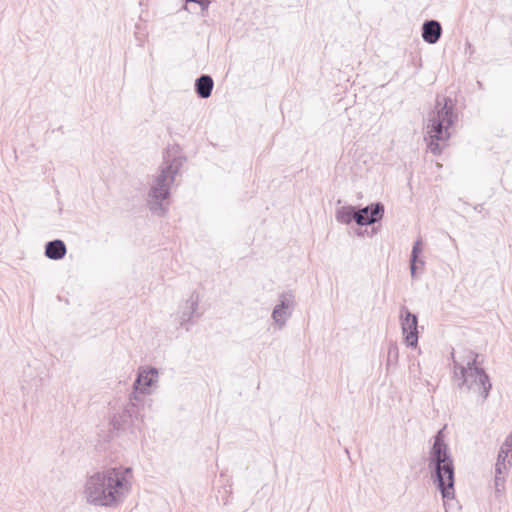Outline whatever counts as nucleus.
Here are the masks:
<instances>
[{"label":"nucleus","mask_w":512,"mask_h":512,"mask_svg":"<svg viewBox=\"0 0 512 512\" xmlns=\"http://www.w3.org/2000/svg\"><path fill=\"white\" fill-rule=\"evenodd\" d=\"M474 210L480 213L483 210V205L478 204V205L474 206Z\"/></svg>","instance_id":"24"},{"label":"nucleus","mask_w":512,"mask_h":512,"mask_svg":"<svg viewBox=\"0 0 512 512\" xmlns=\"http://www.w3.org/2000/svg\"><path fill=\"white\" fill-rule=\"evenodd\" d=\"M504 482H505V478H504L503 474H496L495 473V489H496V492L500 493L501 491L504 490Z\"/></svg>","instance_id":"20"},{"label":"nucleus","mask_w":512,"mask_h":512,"mask_svg":"<svg viewBox=\"0 0 512 512\" xmlns=\"http://www.w3.org/2000/svg\"><path fill=\"white\" fill-rule=\"evenodd\" d=\"M501 447L506 451L512 452V433L508 435Z\"/></svg>","instance_id":"23"},{"label":"nucleus","mask_w":512,"mask_h":512,"mask_svg":"<svg viewBox=\"0 0 512 512\" xmlns=\"http://www.w3.org/2000/svg\"><path fill=\"white\" fill-rule=\"evenodd\" d=\"M467 48L469 49L470 54L473 53V47L470 43H467Z\"/></svg>","instance_id":"25"},{"label":"nucleus","mask_w":512,"mask_h":512,"mask_svg":"<svg viewBox=\"0 0 512 512\" xmlns=\"http://www.w3.org/2000/svg\"><path fill=\"white\" fill-rule=\"evenodd\" d=\"M429 142L427 143V147L430 152L434 155H440L442 152V147L439 144V141H445L446 139H436L435 137H429Z\"/></svg>","instance_id":"19"},{"label":"nucleus","mask_w":512,"mask_h":512,"mask_svg":"<svg viewBox=\"0 0 512 512\" xmlns=\"http://www.w3.org/2000/svg\"><path fill=\"white\" fill-rule=\"evenodd\" d=\"M335 218L337 222L345 225L355 222L359 226V221L362 222V216L358 214V206L353 205L338 207L335 211Z\"/></svg>","instance_id":"12"},{"label":"nucleus","mask_w":512,"mask_h":512,"mask_svg":"<svg viewBox=\"0 0 512 512\" xmlns=\"http://www.w3.org/2000/svg\"><path fill=\"white\" fill-rule=\"evenodd\" d=\"M200 297L197 291H193L190 297L187 299L185 303V307L180 313V326L185 327L186 324L192 322L194 317H200V314L197 313L199 306Z\"/></svg>","instance_id":"11"},{"label":"nucleus","mask_w":512,"mask_h":512,"mask_svg":"<svg viewBox=\"0 0 512 512\" xmlns=\"http://www.w3.org/2000/svg\"><path fill=\"white\" fill-rule=\"evenodd\" d=\"M179 150L180 147L176 145L164 154L159 174L148 191V207L155 215L164 216L168 211L164 201L169 199L171 185L186 162V157Z\"/></svg>","instance_id":"3"},{"label":"nucleus","mask_w":512,"mask_h":512,"mask_svg":"<svg viewBox=\"0 0 512 512\" xmlns=\"http://www.w3.org/2000/svg\"><path fill=\"white\" fill-rule=\"evenodd\" d=\"M422 38L428 44L437 43L442 35V26L437 20H426L422 24Z\"/></svg>","instance_id":"13"},{"label":"nucleus","mask_w":512,"mask_h":512,"mask_svg":"<svg viewBox=\"0 0 512 512\" xmlns=\"http://www.w3.org/2000/svg\"><path fill=\"white\" fill-rule=\"evenodd\" d=\"M158 371L154 367L148 369H140L137 377L133 383V391L130 395L139 396L142 398L144 403V395L148 392V389L157 382Z\"/></svg>","instance_id":"9"},{"label":"nucleus","mask_w":512,"mask_h":512,"mask_svg":"<svg viewBox=\"0 0 512 512\" xmlns=\"http://www.w3.org/2000/svg\"><path fill=\"white\" fill-rule=\"evenodd\" d=\"M428 454L430 478L446 505L447 501L455 498V467L450 448L445 442L443 429L434 435Z\"/></svg>","instance_id":"2"},{"label":"nucleus","mask_w":512,"mask_h":512,"mask_svg":"<svg viewBox=\"0 0 512 512\" xmlns=\"http://www.w3.org/2000/svg\"><path fill=\"white\" fill-rule=\"evenodd\" d=\"M144 403L139 396H129L128 401L123 405L122 409L112 415L110 425L114 431H124L130 428H139L142 422Z\"/></svg>","instance_id":"6"},{"label":"nucleus","mask_w":512,"mask_h":512,"mask_svg":"<svg viewBox=\"0 0 512 512\" xmlns=\"http://www.w3.org/2000/svg\"><path fill=\"white\" fill-rule=\"evenodd\" d=\"M509 453L510 452L503 449V447L500 448L497 457V462L495 464L496 474H505L508 469V466L511 465V460H507Z\"/></svg>","instance_id":"17"},{"label":"nucleus","mask_w":512,"mask_h":512,"mask_svg":"<svg viewBox=\"0 0 512 512\" xmlns=\"http://www.w3.org/2000/svg\"><path fill=\"white\" fill-rule=\"evenodd\" d=\"M385 213V206L382 202H374L365 207L358 206V214L362 216L359 226H369L380 222Z\"/></svg>","instance_id":"10"},{"label":"nucleus","mask_w":512,"mask_h":512,"mask_svg":"<svg viewBox=\"0 0 512 512\" xmlns=\"http://www.w3.org/2000/svg\"><path fill=\"white\" fill-rule=\"evenodd\" d=\"M295 306V297L291 291L279 295V303L274 307L271 317L279 329H282L291 317Z\"/></svg>","instance_id":"8"},{"label":"nucleus","mask_w":512,"mask_h":512,"mask_svg":"<svg viewBox=\"0 0 512 512\" xmlns=\"http://www.w3.org/2000/svg\"><path fill=\"white\" fill-rule=\"evenodd\" d=\"M187 2H193L200 6L201 10H207L213 0H186Z\"/></svg>","instance_id":"21"},{"label":"nucleus","mask_w":512,"mask_h":512,"mask_svg":"<svg viewBox=\"0 0 512 512\" xmlns=\"http://www.w3.org/2000/svg\"><path fill=\"white\" fill-rule=\"evenodd\" d=\"M422 251H423V241L421 238H418L413 243L410 260H409L410 273H411V277L413 279H417V261H418V258L421 256Z\"/></svg>","instance_id":"16"},{"label":"nucleus","mask_w":512,"mask_h":512,"mask_svg":"<svg viewBox=\"0 0 512 512\" xmlns=\"http://www.w3.org/2000/svg\"><path fill=\"white\" fill-rule=\"evenodd\" d=\"M457 118L453 100L450 97L438 95L435 101V108L430 114L427 124L428 137L449 139V129L457 121Z\"/></svg>","instance_id":"5"},{"label":"nucleus","mask_w":512,"mask_h":512,"mask_svg":"<svg viewBox=\"0 0 512 512\" xmlns=\"http://www.w3.org/2000/svg\"><path fill=\"white\" fill-rule=\"evenodd\" d=\"M400 324L407 347L416 348L418 345V316L412 313L406 306L400 309Z\"/></svg>","instance_id":"7"},{"label":"nucleus","mask_w":512,"mask_h":512,"mask_svg":"<svg viewBox=\"0 0 512 512\" xmlns=\"http://www.w3.org/2000/svg\"><path fill=\"white\" fill-rule=\"evenodd\" d=\"M214 87L213 78L208 74H201L195 80V93L201 99H207L211 96Z\"/></svg>","instance_id":"15"},{"label":"nucleus","mask_w":512,"mask_h":512,"mask_svg":"<svg viewBox=\"0 0 512 512\" xmlns=\"http://www.w3.org/2000/svg\"><path fill=\"white\" fill-rule=\"evenodd\" d=\"M424 267H425V260L422 256H420L417 261V278H419V276L423 274Z\"/></svg>","instance_id":"22"},{"label":"nucleus","mask_w":512,"mask_h":512,"mask_svg":"<svg viewBox=\"0 0 512 512\" xmlns=\"http://www.w3.org/2000/svg\"><path fill=\"white\" fill-rule=\"evenodd\" d=\"M478 357L477 353L469 351L466 360L460 363L452 353L454 378L458 381L460 389L465 387L467 390L477 391L484 401L489 396L492 384L485 370L477 366Z\"/></svg>","instance_id":"4"},{"label":"nucleus","mask_w":512,"mask_h":512,"mask_svg":"<svg viewBox=\"0 0 512 512\" xmlns=\"http://www.w3.org/2000/svg\"><path fill=\"white\" fill-rule=\"evenodd\" d=\"M130 467H111L96 472L87 478L84 494L89 504L102 507H117L131 489L128 479Z\"/></svg>","instance_id":"1"},{"label":"nucleus","mask_w":512,"mask_h":512,"mask_svg":"<svg viewBox=\"0 0 512 512\" xmlns=\"http://www.w3.org/2000/svg\"><path fill=\"white\" fill-rule=\"evenodd\" d=\"M399 360V349L396 342H390L388 346V353H387V367L391 365H396Z\"/></svg>","instance_id":"18"},{"label":"nucleus","mask_w":512,"mask_h":512,"mask_svg":"<svg viewBox=\"0 0 512 512\" xmlns=\"http://www.w3.org/2000/svg\"><path fill=\"white\" fill-rule=\"evenodd\" d=\"M67 253V247L63 240L54 239L46 242L44 255L51 260H61Z\"/></svg>","instance_id":"14"}]
</instances>
